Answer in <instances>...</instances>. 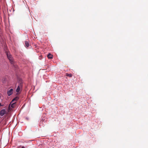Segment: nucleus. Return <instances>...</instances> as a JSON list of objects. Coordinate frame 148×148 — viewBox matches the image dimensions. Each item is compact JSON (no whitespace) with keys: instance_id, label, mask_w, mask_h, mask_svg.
<instances>
[{"instance_id":"4","label":"nucleus","mask_w":148,"mask_h":148,"mask_svg":"<svg viewBox=\"0 0 148 148\" xmlns=\"http://www.w3.org/2000/svg\"><path fill=\"white\" fill-rule=\"evenodd\" d=\"M5 112L6 111L5 110L3 109L0 112V115L1 116H3L5 114Z\"/></svg>"},{"instance_id":"1","label":"nucleus","mask_w":148,"mask_h":148,"mask_svg":"<svg viewBox=\"0 0 148 148\" xmlns=\"http://www.w3.org/2000/svg\"><path fill=\"white\" fill-rule=\"evenodd\" d=\"M7 55L8 58L11 64L13 65L14 66L15 68L16 67V65L14 61V60L12 58V55L10 54L9 53H7Z\"/></svg>"},{"instance_id":"3","label":"nucleus","mask_w":148,"mask_h":148,"mask_svg":"<svg viewBox=\"0 0 148 148\" xmlns=\"http://www.w3.org/2000/svg\"><path fill=\"white\" fill-rule=\"evenodd\" d=\"M13 90L12 88H11L9 90H8L7 91V94L9 96L12 95L13 92Z\"/></svg>"},{"instance_id":"7","label":"nucleus","mask_w":148,"mask_h":148,"mask_svg":"<svg viewBox=\"0 0 148 148\" xmlns=\"http://www.w3.org/2000/svg\"><path fill=\"white\" fill-rule=\"evenodd\" d=\"M25 46L27 47H28L29 45V44L28 42L27 41H25Z\"/></svg>"},{"instance_id":"11","label":"nucleus","mask_w":148,"mask_h":148,"mask_svg":"<svg viewBox=\"0 0 148 148\" xmlns=\"http://www.w3.org/2000/svg\"><path fill=\"white\" fill-rule=\"evenodd\" d=\"M1 103H0V106H1Z\"/></svg>"},{"instance_id":"6","label":"nucleus","mask_w":148,"mask_h":148,"mask_svg":"<svg viewBox=\"0 0 148 148\" xmlns=\"http://www.w3.org/2000/svg\"><path fill=\"white\" fill-rule=\"evenodd\" d=\"M19 99V98L18 97H16L15 98H14L12 101V102H11V103H12V102H13L14 101H16L18 100Z\"/></svg>"},{"instance_id":"8","label":"nucleus","mask_w":148,"mask_h":148,"mask_svg":"<svg viewBox=\"0 0 148 148\" xmlns=\"http://www.w3.org/2000/svg\"><path fill=\"white\" fill-rule=\"evenodd\" d=\"M66 75L68 77H71L72 76V74H68V73H66Z\"/></svg>"},{"instance_id":"9","label":"nucleus","mask_w":148,"mask_h":148,"mask_svg":"<svg viewBox=\"0 0 148 148\" xmlns=\"http://www.w3.org/2000/svg\"><path fill=\"white\" fill-rule=\"evenodd\" d=\"M16 102L13 103L12 104H11L12 103H10L11 104V106L12 108H14V106L15 104V103Z\"/></svg>"},{"instance_id":"2","label":"nucleus","mask_w":148,"mask_h":148,"mask_svg":"<svg viewBox=\"0 0 148 148\" xmlns=\"http://www.w3.org/2000/svg\"><path fill=\"white\" fill-rule=\"evenodd\" d=\"M23 87V82L22 80H19L18 82V85L16 90V91L18 93H19L20 89H22Z\"/></svg>"},{"instance_id":"5","label":"nucleus","mask_w":148,"mask_h":148,"mask_svg":"<svg viewBox=\"0 0 148 148\" xmlns=\"http://www.w3.org/2000/svg\"><path fill=\"white\" fill-rule=\"evenodd\" d=\"M47 57L49 59H51L53 58V56L50 53H49L47 56Z\"/></svg>"},{"instance_id":"10","label":"nucleus","mask_w":148,"mask_h":148,"mask_svg":"<svg viewBox=\"0 0 148 148\" xmlns=\"http://www.w3.org/2000/svg\"><path fill=\"white\" fill-rule=\"evenodd\" d=\"M19 148V147H18V148ZM21 148H25V147L24 146H22L21 147Z\"/></svg>"}]
</instances>
